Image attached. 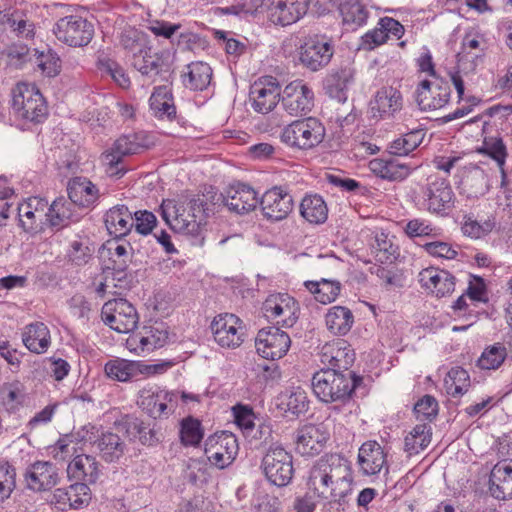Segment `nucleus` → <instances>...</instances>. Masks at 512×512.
Listing matches in <instances>:
<instances>
[{
	"label": "nucleus",
	"mask_w": 512,
	"mask_h": 512,
	"mask_svg": "<svg viewBox=\"0 0 512 512\" xmlns=\"http://www.w3.org/2000/svg\"><path fill=\"white\" fill-rule=\"evenodd\" d=\"M70 247L69 258L77 266L87 264L94 253V247L89 245L88 240H75Z\"/></svg>",
	"instance_id": "nucleus-63"
},
{
	"label": "nucleus",
	"mask_w": 512,
	"mask_h": 512,
	"mask_svg": "<svg viewBox=\"0 0 512 512\" xmlns=\"http://www.w3.org/2000/svg\"><path fill=\"white\" fill-rule=\"evenodd\" d=\"M309 0H280L269 8L270 20L277 25L288 26L297 22L308 10Z\"/></svg>",
	"instance_id": "nucleus-25"
},
{
	"label": "nucleus",
	"mask_w": 512,
	"mask_h": 512,
	"mask_svg": "<svg viewBox=\"0 0 512 512\" xmlns=\"http://www.w3.org/2000/svg\"><path fill=\"white\" fill-rule=\"evenodd\" d=\"M324 137L325 127L314 117L295 120L286 125L280 134L282 143L298 150L315 148L324 140Z\"/></svg>",
	"instance_id": "nucleus-4"
},
{
	"label": "nucleus",
	"mask_w": 512,
	"mask_h": 512,
	"mask_svg": "<svg viewBox=\"0 0 512 512\" xmlns=\"http://www.w3.org/2000/svg\"><path fill=\"white\" fill-rule=\"evenodd\" d=\"M104 223L110 235L120 239L134 226L133 213L123 204L110 208L104 216Z\"/></svg>",
	"instance_id": "nucleus-30"
},
{
	"label": "nucleus",
	"mask_w": 512,
	"mask_h": 512,
	"mask_svg": "<svg viewBox=\"0 0 512 512\" xmlns=\"http://www.w3.org/2000/svg\"><path fill=\"white\" fill-rule=\"evenodd\" d=\"M23 343L31 352L44 353L50 345V332L44 323L37 322L26 327Z\"/></svg>",
	"instance_id": "nucleus-37"
},
{
	"label": "nucleus",
	"mask_w": 512,
	"mask_h": 512,
	"mask_svg": "<svg viewBox=\"0 0 512 512\" xmlns=\"http://www.w3.org/2000/svg\"><path fill=\"white\" fill-rule=\"evenodd\" d=\"M203 198L191 197L186 203L177 204L174 200H163L160 213L167 225L176 233L191 236L193 244H204V226L208 217V208Z\"/></svg>",
	"instance_id": "nucleus-2"
},
{
	"label": "nucleus",
	"mask_w": 512,
	"mask_h": 512,
	"mask_svg": "<svg viewBox=\"0 0 512 512\" xmlns=\"http://www.w3.org/2000/svg\"><path fill=\"white\" fill-rule=\"evenodd\" d=\"M445 387L448 395L458 397L466 393L470 387V377L461 367L452 368L445 379Z\"/></svg>",
	"instance_id": "nucleus-50"
},
{
	"label": "nucleus",
	"mask_w": 512,
	"mask_h": 512,
	"mask_svg": "<svg viewBox=\"0 0 512 512\" xmlns=\"http://www.w3.org/2000/svg\"><path fill=\"white\" fill-rule=\"evenodd\" d=\"M132 65L144 76H156L163 71H168L163 53L154 52L148 45L141 53L132 59Z\"/></svg>",
	"instance_id": "nucleus-33"
},
{
	"label": "nucleus",
	"mask_w": 512,
	"mask_h": 512,
	"mask_svg": "<svg viewBox=\"0 0 512 512\" xmlns=\"http://www.w3.org/2000/svg\"><path fill=\"white\" fill-rule=\"evenodd\" d=\"M300 214L311 224H322L328 218V208L321 196L306 195L300 203Z\"/></svg>",
	"instance_id": "nucleus-39"
},
{
	"label": "nucleus",
	"mask_w": 512,
	"mask_h": 512,
	"mask_svg": "<svg viewBox=\"0 0 512 512\" xmlns=\"http://www.w3.org/2000/svg\"><path fill=\"white\" fill-rule=\"evenodd\" d=\"M314 93L302 80H294L281 90L283 109L291 116H302L313 107Z\"/></svg>",
	"instance_id": "nucleus-14"
},
{
	"label": "nucleus",
	"mask_w": 512,
	"mask_h": 512,
	"mask_svg": "<svg viewBox=\"0 0 512 512\" xmlns=\"http://www.w3.org/2000/svg\"><path fill=\"white\" fill-rule=\"evenodd\" d=\"M126 431L137 437L141 444L147 446H154L160 441V433L155 429V425L150 427V424H146L139 418H130L125 423Z\"/></svg>",
	"instance_id": "nucleus-45"
},
{
	"label": "nucleus",
	"mask_w": 512,
	"mask_h": 512,
	"mask_svg": "<svg viewBox=\"0 0 512 512\" xmlns=\"http://www.w3.org/2000/svg\"><path fill=\"white\" fill-rule=\"evenodd\" d=\"M246 437L250 438V442L254 444L256 449L261 447L270 446L271 444H278L273 442V431L270 425L261 423L259 425H253L250 430L245 434Z\"/></svg>",
	"instance_id": "nucleus-59"
},
{
	"label": "nucleus",
	"mask_w": 512,
	"mask_h": 512,
	"mask_svg": "<svg viewBox=\"0 0 512 512\" xmlns=\"http://www.w3.org/2000/svg\"><path fill=\"white\" fill-rule=\"evenodd\" d=\"M493 226L494 223L491 222L490 220L484 221L483 223H479L472 217L466 216L461 229L464 235L478 239L491 232Z\"/></svg>",
	"instance_id": "nucleus-64"
},
{
	"label": "nucleus",
	"mask_w": 512,
	"mask_h": 512,
	"mask_svg": "<svg viewBox=\"0 0 512 512\" xmlns=\"http://www.w3.org/2000/svg\"><path fill=\"white\" fill-rule=\"evenodd\" d=\"M67 475L70 480L85 482L87 486L94 484L100 475L99 462L91 455H77L68 464Z\"/></svg>",
	"instance_id": "nucleus-28"
},
{
	"label": "nucleus",
	"mask_w": 512,
	"mask_h": 512,
	"mask_svg": "<svg viewBox=\"0 0 512 512\" xmlns=\"http://www.w3.org/2000/svg\"><path fill=\"white\" fill-rule=\"evenodd\" d=\"M256 191L249 185L237 183L225 191V204L229 211L242 215L253 211L258 204Z\"/></svg>",
	"instance_id": "nucleus-23"
},
{
	"label": "nucleus",
	"mask_w": 512,
	"mask_h": 512,
	"mask_svg": "<svg viewBox=\"0 0 512 512\" xmlns=\"http://www.w3.org/2000/svg\"><path fill=\"white\" fill-rule=\"evenodd\" d=\"M101 317L106 325L119 333L133 331L139 321L135 307L123 298L105 302L101 310Z\"/></svg>",
	"instance_id": "nucleus-9"
},
{
	"label": "nucleus",
	"mask_w": 512,
	"mask_h": 512,
	"mask_svg": "<svg viewBox=\"0 0 512 512\" xmlns=\"http://www.w3.org/2000/svg\"><path fill=\"white\" fill-rule=\"evenodd\" d=\"M204 431L201 422L191 416L181 421L180 439L185 446H197L203 439Z\"/></svg>",
	"instance_id": "nucleus-55"
},
{
	"label": "nucleus",
	"mask_w": 512,
	"mask_h": 512,
	"mask_svg": "<svg viewBox=\"0 0 512 512\" xmlns=\"http://www.w3.org/2000/svg\"><path fill=\"white\" fill-rule=\"evenodd\" d=\"M24 478L27 488L36 492L51 489L60 479L58 468L50 461H36L29 465Z\"/></svg>",
	"instance_id": "nucleus-18"
},
{
	"label": "nucleus",
	"mask_w": 512,
	"mask_h": 512,
	"mask_svg": "<svg viewBox=\"0 0 512 512\" xmlns=\"http://www.w3.org/2000/svg\"><path fill=\"white\" fill-rule=\"evenodd\" d=\"M371 250L376 261L381 264L393 263L399 255L398 247L383 232L376 234Z\"/></svg>",
	"instance_id": "nucleus-47"
},
{
	"label": "nucleus",
	"mask_w": 512,
	"mask_h": 512,
	"mask_svg": "<svg viewBox=\"0 0 512 512\" xmlns=\"http://www.w3.org/2000/svg\"><path fill=\"white\" fill-rule=\"evenodd\" d=\"M339 10L346 25L360 27L366 23L368 18V11L359 0H342Z\"/></svg>",
	"instance_id": "nucleus-46"
},
{
	"label": "nucleus",
	"mask_w": 512,
	"mask_h": 512,
	"mask_svg": "<svg viewBox=\"0 0 512 512\" xmlns=\"http://www.w3.org/2000/svg\"><path fill=\"white\" fill-rule=\"evenodd\" d=\"M237 438L228 432L215 434L205 441L204 453L211 465L224 469L228 467L238 454Z\"/></svg>",
	"instance_id": "nucleus-10"
},
{
	"label": "nucleus",
	"mask_w": 512,
	"mask_h": 512,
	"mask_svg": "<svg viewBox=\"0 0 512 512\" xmlns=\"http://www.w3.org/2000/svg\"><path fill=\"white\" fill-rule=\"evenodd\" d=\"M479 152L488 155L496 161L502 175V182H504L506 178L504 165L507 157V150L503 140L501 138L494 137L485 138L483 146Z\"/></svg>",
	"instance_id": "nucleus-52"
},
{
	"label": "nucleus",
	"mask_w": 512,
	"mask_h": 512,
	"mask_svg": "<svg viewBox=\"0 0 512 512\" xmlns=\"http://www.w3.org/2000/svg\"><path fill=\"white\" fill-rule=\"evenodd\" d=\"M438 402L431 395H424L414 405V412L420 421H432L438 414Z\"/></svg>",
	"instance_id": "nucleus-61"
},
{
	"label": "nucleus",
	"mask_w": 512,
	"mask_h": 512,
	"mask_svg": "<svg viewBox=\"0 0 512 512\" xmlns=\"http://www.w3.org/2000/svg\"><path fill=\"white\" fill-rule=\"evenodd\" d=\"M261 469L270 483L286 486L294 474L293 457L281 444H271L262 458Z\"/></svg>",
	"instance_id": "nucleus-6"
},
{
	"label": "nucleus",
	"mask_w": 512,
	"mask_h": 512,
	"mask_svg": "<svg viewBox=\"0 0 512 512\" xmlns=\"http://www.w3.org/2000/svg\"><path fill=\"white\" fill-rule=\"evenodd\" d=\"M164 394L158 387L143 388L139 391L137 404L154 419L165 416Z\"/></svg>",
	"instance_id": "nucleus-38"
},
{
	"label": "nucleus",
	"mask_w": 512,
	"mask_h": 512,
	"mask_svg": "<svg viewBox=\"0 0 512 512\" xmlns=\"http://www.w3.org/2000/svg\"><path fill=\"white\" fill-rule=\"evenodd\" d=\"M334 54V47L325 37H310L299 49L301 65L312 72L326 67Z\"/></svg>",
	"instance_id": "nucleus-13"
},
{
	"label": "nucleus",
	"mask_w": 512,
	"mask_h": 512,
	"mask_svg": "<svg viewBox=\"0 0 512 512\" xmlns=\"http://www.w3.org/2000/svg\"><path fill=\"white\" fill-rule=\"evenodd\" d=\"M281 404L286 407V411L296 416L305 413L309 408L306 392L301 388L286 393Z\"/></svg>",
	"instance_id": "nucleus-58"
},
{
	"label": "nucleus",
	"mask_w": 512,
	"mask_h": 512,
	"mask_svg": "<svg viewBox=\"0 0 512 512\" xmlns=\"http://www.w3.org/2000/svg\"><path fill=\"white\" fill-rule=\"evenodd\" d=\"M56 38L72 47H82L90 43L94 27L87 19L78 15L60 18L53 27Z\"/></svg>",
	"instance_id": "nucleus-8"
},
{
	"label": "nucleus",
	"mask_w": 512,
	"mask_h": 512,
	"mask_svg": "<svg viewBox=\"0 0 512 512\" xmlns=\"http://www.w3.org/2000/svg\"><path fill=\"white\" fill-rule=\"evenodd\" d=\"M402 106L401 92L393 87H383L370 101L371 118L375 120L391 119L402 109Z\"/></svg>",
	"instance_id": "nucleus-20"
},
{
	"label": "nucleus",
	"mask_w": 512,
	"mask_h": 512,
	"mask_svg": "<svg viewBox=\"0 0 512 512\" xmlns=\"http://www.w3.org/2000/svg\"><path fill=\"white\" fill-rule=\"evenodd\" d=\"M424 137L425 131L423 129H413L393 140L388 146V151L391 155H408L422 143Z\"/></svg>",
	"instance_id": "nucleus-44"
},
{
	"label": "nucleus",
	"mask_w": 512,
	"mask_h": 512,
	"mask_svg": "<svg viewBox=\"0 0 512 512\" xmlns=\"http://www.w3.org/2000/svg\"><path fill=\"white\" fill-rule=\"evenodd\" d=\"M418 281L437 297H445L455 289V277L446 270L434 267L423 269L418 275Z\"/></svg>",
	"instance_id": "nucleus-24"
},
{
	"label": "nucleus",
	"mask_w": 512,
	"mask_h": 512,
	"mask_svg": "<svg viewBox=\"0 0 512 512\" xmlns=\"http://www.w3.org/2000/svg\"><path fill=\"white\" fill-rule=\"evenodd\" d=\"M67 191L70 201L80 207H90L99 198V190L85 177L72 178L68 182Z\"/></svg>",
	"instance_id": "nucleus-31"
},
{
	"label": "nucleus",
	"mask_w": 512,
	"mask_h": 512,
	"mask_svg": "<svg viewBox=\"0 0 512 512\" xmlns=\"http://www.w3.org/2000/svg\"><path fill=\"white\" fill-rule=\"evenodd\" d=\"M362 382L363 378L353 371L341 372L333 368H322L314 373L311 386L320 401L343 405L352 398Z\"/></svg>",
	"instance_id": "nucleus-3"
},
{
	"label": "nucleus",
	"mask_w": 512,
	"mask_h": 512,
	"mask_svg": "<svg viewBox=\"0 0 512 512\" xmlns=\"http://www.w3.org/2000/svg\"><path fill=\"white\" fill-rule=\"evenodd\" d=\"M296 300L287 293L270 295L263 303L262 310L268 321L277 323V319L285 308L290 307Z\"/></svg>",
	"instance_id": "nucleus-49"
},
{
	"label": "nucleus",
	"mask_w": 512,
	"mask_h": 512,
	"mask_svg": "<svg viewBox=\"0 0 512 512\" xmlns=\"http://www.w3.org/2000/svg\"><path fill=\"white\" fill-rule=\"evenodd\" d=\"M489 483V491L494 498H512V461L498 462L491 470Z\"/></svg>",
	"instance_id": "nucleus-27"
},
{
	"label": "nucleus",
	"mask_w": 512,
	"mask_h": 512,
	"mask_svg": "<svg viewBox=\"0 0 512 512\" xmlns=\"http://www.w3.org/2000/svg\"><path fill=\"white\" fill-rule=\"evenodd\" d=\"M149 147L147 137L143 133H131L119 137L110 151L102 154V162L107 166L106 172L110 176L121 177L125 171L119 167L122 158L128 155L138 154Z\"/></svg>",
	"instance_id": "nucleus-7"
},
{
	"label": "nucleus",
	"mask_w": 512,
	"mask_h": 512,
	"mask_svg": "<svg viewBox=\"0 0 512 512\" xmlns=\"http://www.w3.org/2000/svg\"><path fill=\"white\" fill-rule=\"evenodd\" d=\"M16 488V469L6 460L0 459V503L8 499Z\"/></svg>",
	"instance_id": "nucleus-57"
},
{
	"label": "nucleus",
	"mask_w": 512,
	"mask_h": 512,
	"mask_svg": "<svg viewBox=\"0 0 512 512\" xmlns=\"http://www.w3.org/2000/svg\"><path fill=\"white\" fill-rule=\"evenodd\" d=\"M106 375L117 381L126 382L139 375L141 363L124 359L110 360L104 367Z\"/></svg>",
	"instance_id": "nucleus-43"
},
{
	"label": "nucleus",
	"mask_w": 512,
	"mask_h": 512,
	"mask_svg": "<svg viewBox=\"0 0 512 512\" xmlns=\"http://www.w3.org/2000/svg\"><path fill=\"white\" fill-rule=\"evenodd\" d=\"M355 360V353L350 345L343 339H337L325 343L320 352V361L327 368H333L341 372L350 371Z\"/></svg>",
	"instance_id": "nucleus-19"
},
{
	"label": "nucleus",
	"mask_w": 512,
	"mask_h": 512,
	"mask_svg": "<svg viewBox=\"0 0 512 512\" xmlns=\"http://www.w3.org/2000/svg\"><path fill=\"white\" fill-rule=\"evenodd\" d=\"M14 111L19 117L34 123L42 122L48 114L47 105L42 94L35 95V98Z\"/></svg>",
	"instance_id": "nucleus-51"
},
{
	"label": "nucleus",
	"mask_w": 512,
	"mask_h": 512,
	"mask_svg": "<svg viewBox=\"0 0 512 512\" xmlns=\"http://www.w3.org/2000/svg\"><path fill=\"white\" fill-rule=\"evenodd\" d=\"M41 203L37 198L29 199L28 202L18 205V216L22 228L27 231H37L40 229L42 218L45 217L43 208L38 209Z\"/></svg>",
	"instance_id": "nucleus-42"
},
{
	"label": "nucleus",
	"mask_w": 512,
	"mask_h": 512,
	"mask_svg": "<svg viewBox=\"0 0 512 512\" xmlns=\"http://www.w3.org/2000/svg\"><path fill=\"white\" fill-rule=\"evenodd\" d=\"M150 108L158 118H168L170 120L176 117V107L174 105L171 89L166 86H158L149 99Z\"/></svg>",
	"instance_id": "nucleus-35"
},
{
	"label": "nucleus",
	"mask_w": 512,
	"mask_h": 512,
	"mask_svg": "<svg viewBox=\"0 0 512 512\" xmlns=\"http://www.w3.org/2000/svg\"><path fill=\"white\" fill-rule=\"evenodd\" d=\"M115 247L110 246V260L113 262V269L118 272L125 271L131 262L132 247L130 244L114 243Z\"/></svg>",
	"instance_id": "nucleus-62"
},
{
	"label": "nucleus",
	"mask_w": 512,
	"mask_h": 512,
	"mask_svg": "<svg viewBox=\"0 0 512 512\" xmlns=\"http://www.w3.org/2000/svg\"><path fill=\"white\" fill-rule=\"evenodd\" d=\"M61 510L80 509L89 504L91 491L87 483L75 482L67 488H58L53 495Z\"/></svg>",
	"instance_id": "nucleus-26"
},
{
	"label": "nucleus",
	"mask_w": 512,
	"mask_h": 512,
	"mask_svg": "<svg viewBox=\"0 0 512 512\" xmlns=\"http://www.w3.org/2000/svg\"><path fill=\"white\" fill-rule=\"evenodd\" d=\"M72 202L66 201L64 198H58L50 205L45 217L50 222L51 226L64 227L68 224L72 217L71 204Z\"/></svg>",
	"instance_id": "nucleus-54"
},
{
	"label": "nucleus",
	"mask_w": 512,
	"mask_h": 512,
	"mask_svg": "<svg viewBox=\"0 0 512 512\" xmlns=\"http://www.w3.org/2000/svg\"><path fill=\"white\" fill-rule=\"evenodd\" d=\"M99 456L107 463L118 462L128 451L125 440L116 432L103 431L95 440Z\"/></svg>",
	"instance_id": "nucleus-29"
},
{
	"label": "nucleus",
	"mask_w": 512,
	"mask_h": 512,
	"mask_svg": "<svg viewBox=\"0 0 512 512\" xmlns=\"http://www.w3.org/2000/svg\"><path fill=\"white\" fill-rule=\"evenodd\" d=\"M369 169L377 177L389 181H402L411 173L410 167L406 164L378 158L369 162Z\"/></svg>",
	"instance_id": "nucleus-34"
},
{
	"label": "nucleus",
	"mask_w": 512,
	"mask_h": 512,
	"mask_svg": "<svg viewBox=\"0 0 512 512\" xmlns=\"http://www.w3.org/2000/svg\"><path fill=\"white\" fill-rule=\"evenodd\" d=\"M241 320L234 314H220L211 323L215 341L222 347L235 348L243 342Z\"/></svg>",
	"instance_id": "nucleus-17"
},
{
	"label": "nucleus",
	"mask_w": 512,
	"mask_h": 512,
	"mask_svg": "<svg viewBox=\"0 0 512 512\" xmlns=\"http://www.w3.org/2000/svg\"><path fill=\"white\" fill-rule=\"evenodd\" d=\"M38 8L33 4H20L10 8V21L8 27L19 38L32 39L38 23Z\"/></svg>",
	"instance_id": "nucleus-21"
},
{
	"label": "nucleus",
	"mask_w": 512,
	"mask_h": 512,
	"mask_svg": "<svg viewBox=\"0 0 512 512\" xmlns=\"http://www.w3.org/2000/svg\"><path fill=\"white\" fill-rule=\"evenodd\" d=\"M281 87L278 80L272 76H264L255 81L249 92V100L255 112L267 114L279 103Z\"/></svg>",
	"instance_id": "nucleus-11"
},
{
	"label": "nucleus",
	"mask_w": 512,
	"mask_h": 512,
	"mask_svg": "<svg viewBox=\"0 0 512 512\" xmlns=\"http://www.w3.org/2000/svg\"><path fill=\"white\" fill-rule=\"evenodd\" d=\"M259 203L264 217L272 222L285 219L294 207L292 195L282 186L267 190Z\"/></svg>",
	"instance_id": "nucleus-16"
},
{
	"label": "nucleus",
	"mask_w": 512,
	"mask_h": 512,
	"mask_svg": "<svg viewBox=\"0 0 512 512\" xmlns=\"http://www.w3.org/2000/svg\"><path fill=\"white\" fill-rule=\"evenodd\" d=\"M431 441V428L427 424H418L405 437L404 448L410 455L425 449Z\"/></svg>",
	"instance_id": "nucleus-48"
},
{
	"label": "nucleus",
	"mask_w": 512,
	"mask_h": 512,
	"mask_svg": "<svg viewBox=\"0 0 512 512\" xmlns=\"http://www.w3.org/2000/svg\"><path fill=\"white\" fill-rule=\"evenodd\" d=\"M291 345L289 335L279 327L270 326L258 331L255 339L257 353L268 360H278L286 355Z\"/></svg>",
	"instance_id": "nucleus-12"
},
{
	"label": "nucleus",
	"mask_w": 512,
	"mask_h": 512,
	"mask_svg": "<svg viewBox=\"0 0 512 512\" xmlns=\"http://www.w3.org/2000/svg\"><path fill=\"white\" fill-rule=\"evenodd\" d=\"M423 207L431 214L447 216L454 208L455 194L449 181L438 174L427 177L421 188Z\"/></svg>",
	"instance_id": "nucleus-5"
},
{
	"label": "nucleus",
	"mask_w": 512,
	"mask_h": 512,
	"mask_svg": "<svg viewBox=\"0 0 512 512\" xmlns=\"http://www.w3.org/2000/svg\"><path fill=\"white\" fill-rule=\"evenodd\" d=\"M358 463L366 475L379 473L386 463L383 448L376 441L363 443L359 449Z\"/></svg>",
	"instance_id": "nucleus-32"
},
{
	"label": "nucleus",
	"mask_w": 512,
	"mask_h": 512,
	"mask_svg": "<svg viewBox=\"0 0 512 512\" xmlns=\"http://www.w3.org/2000/svg\"><path fill=\"white\" fill-rule=\"evenodd\" d=\"M120 43L125 50L132 54V59H134L138 53L144 51L149 45L146 35L133 28L125 29L122 32Z\"/></svg>",
	"instance_id": "nucleus-56"
},
{
	"label": "nucleus",
	"mask_w": 512,
	"mask_h": 512,
	"mask_svg": "<svg viewBox=\"0 0 512 512\" xmlns=\"http://www.w3.org/2000/svg\"><path fill=\"white\" fill-rule=\"evenodd\" d=\"M449 82L435 77L434 80H423L416 90V102L421 110H436L444 107L450 100Z\"/></svg>",
	"instance_id": "nucleus-15"
},
{
	"label": "nucleus",
	"mask_w": 512,
	"mask_h": 512,
	"mask_svg": "<svg viewBox=\"0 0 512 512\" xmlns=\"http://www.w3.org/2000/svg\"><path fill=\"white\" fill-rule=\"evenodd\" d=\"M352 482L348 460L339 454H327L311 467L307 488L319 500L343 505L352 493Z\"/></svg>",
	"instance_id": "nucleus-1"
},
{
	"label": "nucleus",
	"mask_w": 512,
	"mask_h": 512,
	"mask_svg": "<svg viewBox=\"0 0 512 512\" xmlns=\"http://www.w3.org/2000/svg\"><path fill=\"white\" fill-rule=\"evenodd\" d=\"M506 357V346L502 343H495L485 348L478 359L477 364L481 369L494 370L503 364Z\"/></svg>",
	"instance_id": "nucleus-53"
},
{
	"label": "nucleus",
	"mask_w": 512,
	"mask_h": 512,
	"mask_svg": "<svg viewBox=\"0 0 512 512\" xmlns=\"http://www.w3.org/2000/svg\"><path fill=\"white\" fill-rule=\"evenodd\" d=\"M212 78L211 67L204 62H192L187 65V72L182 75V83L186 88L202 91L210 84Z\"/></svg>",
	"instance_id": "nucleus-36"
},
{
	"label": "nucleus",
	"mask_w": 512,
	"mask_h": 512,
	"mask_svg": "<svg viewBox=\"0 0 512 512\" xmlns=\"http://www.w3.org/2000/svg\"><path fill=\"white\" fill-rule=\"evenodd\" d=\"M325 322L331 333L335 335H345L352 328L354 316L347 307L333 306L328 310L325 316Z\"/></svg>",
	"instance_id": "nucleus-40"
},
{
	"label": "nucleus",
	"mask_w": 512,
	"mask_h": 512,
	"mask_svg": "<svg viewBox=\"0 0 512 512\" xmlns=\"http://www.w3.org/2000/svg\"><path fill=\"white\" fill-rule=\"evenodd\" d=\"M305 288L314 295L316 301L329 304L338 297L341 291V283L336 280L321 278L317 281H305Z\"/></svg>",
	"instance_id": "nucleus-41"
},
{
	"label": "nucleus",
	"mask_w": 512,
	"mask_h": 512,
	"mask_svg": "<svg viewBox=\"0 0 512 512\" xmlns=\"http://www.w3.org/2000/svg\"><path fill=\"white\" fill-rule=\"evenodd\" d=\"M328 438V433L321 426L307 424L295 433V449L302 456H315L322 452Z\"/></svg>",
	"instance_id": "nucleus-22"
},
{
	"label": "nucleus",
	"mask_w": 512,
	"mask_h": 512,
	"mask_svg": "<svg viewBox=\"0 0 512 512\" xmlns=\"http://www.w3.org/2000/svg\"><path fill=\"white\" fill-rule=\"evenodd\" d=\"M39 94H41L39 89L33 84L17 83L11 91L13 110H17L22 105L24 106V104L35 98V95Z\"/></svg>",
	"instance_id": "nucleus-60"
}]
</instances>
